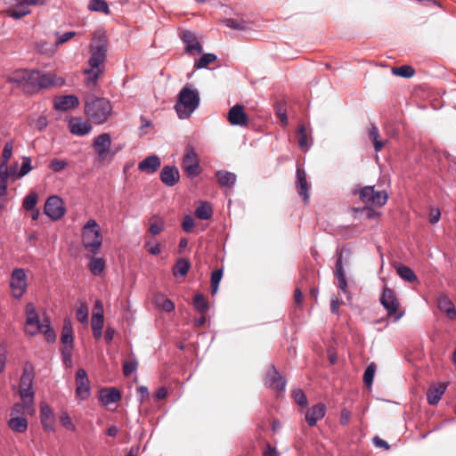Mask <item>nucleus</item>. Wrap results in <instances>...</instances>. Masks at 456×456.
Segmentation results:
<instances>
[{
	"label": "nucleus",
	"instance_id": "obj_22",
	"mask_svg": "<svg viewBox=\"0 0 456 456\" xmlns=\"http://www.w3.org/2000/svg\"><path fill=\"white\" fill-rule=\"evenodd\" d=\"M79 105L78 98L74 94L60 96L54 99V109L60 111H66L75 109Z\"/></svg>",
	"mask_w": 456,
	"mask_h": 456
},
{
	"label": "nucleus",
	"instance_id": "obj_2",
	"mask_svg": "<svg viewBox=\"0 0 456 456\" xmlns=\"http://www.w3.org/2000/svg\"><path fill=\"white\" fill-rule=\"evenodd\" d=\"M108 45V40L104 35L100 36L90 45L89 68L84 70L85 83L87 87L94 88L98 84L100 75L103 73Z\"/></svg>",
	"mask_w": 456,
	"mask_h": 456
},
{
	"label": "nucleus",
	"instance_id": "obj_21",
	"mask_svg": "<svg viewBox=\"0 0 456 456\" xmlns=\"http://www.w3.org/2000/svg\"><path fill=\"white\" fill-rule=\"evenodd\" d=\"M159 176H160L161 182L166 186H168V187H172V186L175 185L180 179L179 171H178L177 167L175 166H165L162 168V170L159 174Z\"/></svg>",
	"mask_w": 456,
	"mask_h": 456
},
{
	"label": "nucleus",
	"instance_id": "obj_9",
	"mask_svg": "<svg viewBox=\"0 0 456 456\" xmlns=\"http://www.w3.org/2000/svg\"><path fill=\"white\" fill-rule=\"evenodd\" d=\"M351 266V263L349 258H336V263L334 266V276L338 280V287L344 293L347 295V297L350 298L351 294L347 290V271H349Z\"/></svg>",
	"mask_w": 456,
	"mask_h": 456
},
{
	"label": "nucleus",
	"instance_id": "obj_5",
	"mask_svg": "<svg viewBox=\"0 0 456 456\" xmlns=\"http://www.w3.org/2000/svg\"><path fill=\"white\" fill-rule=\"evenodd\" d=\"M82 242L85 248L92 253L96 254L102 246V237L101 229L97 222L90 219L83 227Z\"/></svg>",
	"mask_w": 456,
	"mask_h": 456
},
{
	"label": "nucleus",
	"instance_id": "obj_62",
	"mask_svg": "<svg viewBox=\"0 0 456 456\" xmlns=\"http://www.w3.org/2000/svg\"><path fill=\"white\" fill-rule=\"evenodd\" d=\"M165 227L164 222L162 220L154 222L151 224L149 231L153 235L159 234Z\"/></svg>",
	"mask_w": 456,
	"mask_h": 456
},
{
	"label": "nucleus",
	"instance_id": "obj_28",
	"mask_svg": "<svg viewBox=\"0 0 456 456\" xmlns=\"http://www.w3.org/2000/svg\"><path fill=\"white\" fill-rule=\"evenodd\" d=\"M216 177L222 188H232L237 180V176L234 173L226 170L216 171Z\"/></svg>",
	"mask_w": 456,
	"mask_h": 456
},
{
	"label": "nucleus",
	"instance_id": "obj_36",
	"mask_svg": "<svg viewBox=\"0 0 456 456\" xmlns=\"http://www.w3.org/2000/svg\"><path fill=\"white\" fill-rule=\"evenodd\" d=\"M95 305L99 311L93 314L91 323L92 329H102L104 325L103 309L101 301L97 300Z\"/></svg>",
	"mask_w": 456,
	"mask_h": 456
},
{
	"label": "nucleus",
	"instance_id": "obj_8",
	"mask_svg": "<svg viewBox=\"0 0 456 456\" xmlns=\"http://www.w3.org/2000/svg\"><path fill=\"white\" fill-rule=\"evenodd\" d=\"M265 387L277 393H282L286 389L287 380L280 374L274 364H270L264 378Z\"/></svg>",
	"mask_w": 456,
	"mask_h": 456
},
{
	"label": "nucleus",
	"instance_id": "obj_34",
	"mask_svg": "<svg viewBox=\"0 0 456 456\" xmlns=\"http://www.w3.org/2000/svg\"><path fill=\"white\" fill-rule=\"evenodd\" d=\"M196 216L200 220H208L213 215L211 205L207 201H200L195 210Z\"/></svg>",
	"mask_w": 456,
	"mask_h": 456
},
{
	"label": "nucleus",
	"instance_id": "obj_29",
	"mask_svg": "<svg viewBox=\"0 0 456 456\" xmlns=\"http://www.w3.org/2000/svg\"><path fill=\"white\" fill-rule=\"evenodd\" d=\"M191 264L188 258H177L172 272L175 277H185L191 269Z\"/></svg>",
	"mask_w": 456,
	"mask_h": 456
},
{
	"label": "nucleus",
	"instance_id": "obj_6",
	"mask_svg": "<svg viewBox=\"0 0 456 456\" xmlns=\"http://www.w3.org/2000/svg\"><path fill=\"white\" fill-rule=\"evenodd\" d=\"M379 302L387 311V315L394 317V322H398L403 317V312L397 314L400 303L393 289L385 287L379 296Z\"/></svg>",
	"mask_w": 456,
	"mask_h": 456
},
{
	"label": "nucleus",
	"instance_id": "obj_32",
	"mask_svg": "<svg viewBox=\"0 0 456 456\" xmlns=\"http://www.w3.org/2000/svg\"><path fill=\"white\" fill-rule=\"evenodd\" d=\"M192 305L200 314H206L209 311L208 301L201 293H198L193 297Z\"/></svg>",
	"mask_w": 456,
	"mask_h": 456
},
{
	"label": "nucleus",
	"instance_id": "obj_16",
	"mask_svg": "<svg viewBox=\"0 0 456 456\" xmlns=\"http://www.w3.org/2000/svg\"><path fill=\"white\" fill-rule=\"evenodd\" d=\"M68 126L69 132L77 136H84L89 134L93 129L89 121H83L81 118L77 117L71 118L69 120Z\"/></svg>",
	"mask_w": 456,
	"mask_h": 456
},
{
	"label": "nucleus",
	"instance_id": "obj_44",
	"mask_svg": "<svg viewBox=\"0 0 456 456\" xmlns=\"http://www.w3.org/2000/svg\"><path fill=\"white\" fill-rule=\"evenodd\" d=\"M19 393L25 406H29L33 403L35 397L33 387H20Z\"/></svg>",
	"mask_w": 456,
	"mask_h": 456
},
{
	"label": "nucleus",
	"instance_id": "obj_3",
	"mask_svg": "<svg viewBox=\"0 0 456 456\" xmlns=\"http://www.w3.org/2000/svg\"><path fill=\"white\" fill-rule=\"evenodd\" d=\"M84 111L89 121L95 125H102L112 115V105L107 98L86 96Z\"/></svg>",
	"mask_w": 456,
	"mask_h": 456
},
{
	"label": "nucleus",
	"instance_id": "obj_17",
	"mask_svg": "<svg viewBox=\"0 0 456 456\" xmlns=\"http://www.w3.org/2000/svg\"><path fill=\"white\" fill-rule=\"evenodd\" d=\"M325 413V404L319 403L307 409L305 414V419L310 427H314L316 426L318 420L324 418Z\"/></svg>",
	"mask_w": 456,
	"mask_h": 456
},
{
	"label": "nucleus",
	"instance_id": "obj_55",
	"mask_svg": "<svg viewBox=\"0 0 456 456\" xmlns=\"http://www.w3.org/2000/svg\"><path fill=\"white\" fill-rule=\"evenodd\" d=\"M76 316L81 323L87 322L88 321V307L86 304H81L77 309Z\"/></svg>",
	"mask_w": 456,
	"mask_h": 456
},
{
	"label": "nucleus",
	"instance_id": "obj_15",
	"mask_svg": "<svg viewBox=\"0 0 456 456\" xmlns=\"http://www.w3.org/2000/svg\"><path fill=\"white\" fill-rule=\"evenodd\" d=\"M111 145V136L108 133L98 135L93 142V148L101 160L105 159Z\"/></svg>",
	"mask_w": 456,
	"mask_h": 456
},
{
	"label": "nucleus",
	"instance_id": "obj_12",
	"mask_svg": "<svg viewBox=\"0 0 456 456\" xmlns=\"http://www.w3.org/2000/svg\"><path fill=\"white\" fill-rule=\"evenodd\" d=\"M76 395L81 401H86L91 395L90 380L86 370L80 368L76 372Z\"/></svg>",
	"mask_w": 456,
	"mask_h": 456
},
{
	"label": "nucleus",
	"instance_id": "obj_19",
	"mask_svg": "<svg viewBox=\"0 0 456 456\" xmlns=\"http://www.w3.org/2000/svg\"><path fill=\"white\" fill-rule=\"evenodd\" d=\"M121 397V392L116 387L102 388L99 393V401L104 406L118 402Z\"/></svg>",
	"mask_w": 456,
	"mask_h": 456
},
{
	"label": "nucleus",
	"instance_id": "obj_57",
	"mask_svg": "<svg viewBox=\"0 0 456 456\" xmlns=\"http://www.w3.org/2000/svg\"><path fill=\"white\" fill-rule=\"evenodd\" d=\"M33 169L30 157L22 158V165L19 172V177H23Z\"/></svg>",
	"mask_w": 456,
	"mask_h": 456
},
{
	"label": "nucleus",
	"instance_id": "obj_23",
	"mask_svg": "<svg viewBox=\"0 0 456 456\" xmlns=\"http://www.w3.org/2000/svg\"><path fill=\"white\" fill-rule=\"evenodd\" d=\"M297 190L299 194L303 198L304 202H307L309 200V183L306 179V174L304 168L297 167Z\"/></svg>",
	"mask_w": 456,
	"mask_h": 456
},
{
	"label": "nucleus",
	"instance_id": "obj_53",
	"mask_svg": "<svg viewBox=\"0 0 456 456\" xmlns=\"http://www.w3.org/2000/svg\"><path fill=\"white\" fill-rule=\"evenodd\" d=\"M137 367H138V362L135 358H134L131 361L125 362L124 365H123L124 376L128 377V376L132 375L137 370Z\"/></svg>",
	"mask_w": 456,
	"mask_h": 456
},
{
	"label": "nucleus",
	"instance_id": "obj_24",
	"mask_svg": "<svg viewBox=\"0 0 456 456\" xmlns=\"http://www.w3.org/2000/svg\"><path fill=\"white\" fill-rule=\"evenodd\" d=\"M55 417L52 408L45 403L41 404L40 409V421L42 427L46 432H54V427L50 423L49 420L54 421Z\"/></svg>",
	"mask_w": 456,
	"mask_h": 456
},
{
	"label": "nucleus",
	"instance_id": "obj_51",
	"mask_svg": "<svg viewBox=\"0 0 456 456\" xmlns=\"http://www.w3.org/2000/svg\"><path fill=\"white\" fill-rule=\"evenodd\" d=\"M37 200L38 195L35 191L30 192L23 200L24 209L27 211L34 209Z\"/></svg>",
	"mask_w": 456,
	"mask_h": 456
},
{
	"label": "nucleus",
	"instance_id": "obj_59",
	"mask_svg": "<svg viewBox=\"0 0 456 456\" xmlns=\"http://www.w3.org/2000/svg\"><path fill=\"white\" fill-rule=\"evenodd\" d=\"M17 167V164L13 167L8 168V165L4 163L0 164V178H4V180L7 181L10 175H13L15 173V169Z\"/></svg>",
	"mask_w": 456,
	"mask_h": 456
},
{
	"label": "nucleus",
	"instance_id": "obj_20",
	"mask_svg": "<svg viewBox=\"0 0 456 456\" xmlns=\"http://www.w3.org/2000/svg\"><path fill=\"white\" fill-rule=\"evenodd\" d=\"M228 120L233 126H247L248 118L244 112L243 107L236 104L229 110Z\"/></svg>",
	"mask_w": 456,
	"mask_h": 456
},
{
	"label": "nucleus",
	"instance_id": "obj_56",
	"mask_svg": "<svg viewBox=\"0 0 456 456\" xmlns=\"http://www.w3.org/2000/svg\"><path fill=\"white\" fill-rule=\"evenodd\" d=\"M68 167V162L64 159H53L50 161L49 167L54 172H61Z\"/></svg>",
	"mask_w": 456,
	"mask_h": 456
},
{
	"label": "nucleus",
	"instance_id": "obj_33",
	"mask_svg": "<svg viewBox=\"0 0 456 456\" xmlns=\"http://www.w3.org/2000/svg\"><path fill=\"white\" fill-rule=\"evenodd\" d=\"M7 13L10 17L18 20L30 13V9L25 1H21L15 7L9 9Z\"/></svg>",
	"mask_w": 456,
	"mask_h": 456
},
{
	"label": "nucleus",
	"instance_id": "obj_48",
	"mask_svg": "<svg viewBox=\"0 0 456 456\" xmlns=\"http://www.w3.org/2000/svg\"><path fill=\"white\" fill-rule=\"evenodd\" d=\"M26 324L28 326H37V329L42 324V321L34 308L27 309Z\"/></svg>",
	"mask_w": 456,
	"mask_h": 456
},
{
	"label": "nucleus",
	"instance_id": "obj_46",
	"mask_svg": "<svg viewBox=\"0 0 456 456\" xmlns=\"http://www.w3.org/2000/svg\"><path fill=\"white\" fill-rule=\"evenodd\" d=\"M194 162H200L198 155L193 147L187 146L185 148L184 154L183 157V166L191 163L194 164Z\"/></svg>",
	"mask_w": 456,
	"mask_h": 456
},
{
	"label": "nucleus",
	"instance_id": "obj_61",
	"mask_svg": "<svg viewBox=\"0 0 456 456\" xmlns=\"http://www.w3.org/2000/svg\"><path fill=\"white\" fill-rule=\"evenodd\" d=\"M182 226H183V229L186 232H192V230L194 228V220H193V218L190 215H186L183 217V219Z\"/></svg>",
	"mask_w": 456,
	"mask_h": 456
},
{
	"label": "nucleus",
	"instance_id": "obj_31",
	"mask_svg": "<svg viewBox=\"0 0 456 456\" xmlns=\"http://www.w3.org/2000/svg\"><path fill=\"white\" fill-rule=\"evenodd\" d=\"M395 268L396 270L398 276L402 280L407 282H414L418 280L417 275L415 274L414 271L411 268L401 264L395 265Z\"/></svg>",
	"mask_w": 456,
	"mask_h": 456
},
{
	"label": "nucleus",
	"instance_id": "obj_39",
	"mask_svg": "<svg viewBox=\"0 0 456 456\" xmlns=\"http://www.w3.org/2000/svg\"><path fill=\"white\" fill-rule=\"evenodd\" d=\"M297 142L303 151H307L312 146V142L307 141V133L304 125H301L297 131Z\"/></svg>",
	"mask_w": 456,
	"mask_h": 456
},
{
	"label": "nucleus",
	"instance_id": "obj_14",
	"mask_svg": "<svg viewBox=\"0 0 456 456\" xmlns=\"http://www.w3.org/2000/svg\"><path fill=\"white\" fill-rule=\"evenodd\" d=\"M436 302L440 312L444 314L450 321H456V307L448 296L439 294L436 298Z\"/></svg>",
	"mask_w": 456,
	"mask_h": 456
},
{
	"label": "nucleus",
	"instance_id": "obj_50",
	"mask_svg": "<svg viewBox=\"0 0 456 456\" xmlns=\"http://www.w3.org/2000/svg\"><path fill=\"white\" fill-rule=\"evenodd\" d=\"M34 377L33 369L28 370L25 368L20 377V387H33Z\"/></svg>",
	"mask_w": 456,
	"mask_h": 456
},
{
	"label": "nucleus",
	"instance_id": "obj_38",
	"mask_svg": "<svg viewBox=\"0 0 456 456\" xmlns=\"http://www.w3.org/2000/svg\"><path fill=\"white\" fill-rule=\"evenodd\" d=\"M377 370V365L375 362H370L367 365L364 370L362 381L364 385L368 387H370L373 384L375 373Z\"/></svg>",
	"mask_w": 456,
	"mask_h": 456
},
{
	"label": "nucleus",
	"instance_id": "obj_52",
	"mask_svg": "<svg viewBox=\"0 0 456 456\" xmlns=\"http://www.w3.org/2000/svg\"><path fill=\"white\" fill-rule=\"evenodd\" d=\"M225 24L228 28L235 30H245L248 28V23L243 20L227 19Z\"/></svg>",
	"mask_w": 456,
	"mask_h": 456
},
{
	"label": "nucleus",
	"instance_id": "obj_4",
	"mask_svg": "<svg viewBox=\"0 0 456 456\" xmlns=\"http://www.w3.org/2000/svg\"><path fill=\"white\" fill-rule=\"evenodd\" d=\"M200 97L199 91L191 84H186L179 92L175 105L177 116L181 119L189 118L200 106Z\"/></svg>",
	"mask_w": 456,
	"mask_h": 456
},
{
	"label": "nucleus",
	"instance_id": "obj_42",
	"mask_svg": "<svg viewBox=\"0 0 456 456\" xmlns=\"http://www.w3.org/2000/svg\"><path fill=\"white\" fill-rule=\"evenodd\" d=\"M88 9L93 12L110 13L108 3L105 0H90Z\"/></svg>",
	"mask_w": 456,
	"mask_h": 456
},
{
	"label": "nucleus",
	"instance_id": "obj_54",
	"mask_svg": "<svg viewBox=\"0 0 456 456\" xmlns=\"http://www.w3.org/2000/svg\"><path fill=\"white\" fill-rule=\"evenodd\" d=\"M60 423L69 431H76V426L72 423L71 418L67 411H62L60 416Z\"/></svg>",
	"mask_w": 456,
	"mask_h": 456
},
{
	"label": "nucleus",
	"instance_id": "obj_40",
	"mask_svg": "<svg viewBox=\"0 0 456 456\" xmlns=\"http://www.w3.org/2000/svg\"><path fill=\"white\" fill-rule=\"evenodd\" d=\"M157 306L167 313H171L175 310V305L173 300L166 297L164 295H159L156 299Z\"/></svg>",
	"mask_w": 456,
	"mask_h": 456
},
{
	"label": "nucleus",
	"instance_id": "obj_41",
	"mask_svg": "<svg viewBox=\"0 0 456 456\" xmlns=\"http://www.w3.org/2000/svg\"><path fill=\"white\" fill-rule=\"evenodd\" d=\"M217 56L215 53H204L199 60L194 62L197 69H207L208 65L216 61Z\"/></svg>",
	"mask_w": 456,
	"mask_h": 456
},
{
	"label": "nucleus",
	"instance_id": "obj_58",
	"mask_svg": "<svg viewBox=\"0 0 456 456\" xmlns=\"http://www.w3.org/2000/svg\"><path fill=\"white\" fill-rule=\"evenodd\" d=\"M361 231L357 226H345L342 229L341 236L345 239L352 238L359 234Z\"/></svg>",
	"mask_w": 456,
	"mask_h": 456
},
{
	"label": "nucleus",
	"instance_id": "obj_47",
	"mask_svg": "<svg viewBox=\"0 0 456 456\" xmlns=\"http://www.w3.org/2000/svg\"><path fill=\"white\" fill-rule=\"evenodd\" d=\"M393 73L402 77L410 78L414 76L415 70L409 65H402L394 69Z\"/></svg>",
	"mask_w": 456,
	"mask_h": 456
},
{
	"label": "nucleus",
	"instance_id": "obj_49",
	"mask_svg": "<svg viewBox=\"0 0 456 456\" xmlns=\"http://www.w3.org/2000/svg\"><path fill=\"white\" fill-rule=\"evenodd\" d=\"M183 168L189 178H194L201 173L200 162H194V164L191 163L183 166Z\"/></svg>",
	"mask_w": 456,
	"mask_h": 456
},
{
	"label": "nucleus",
	"instance_id": "obj_18",
	"mask_svg": "<svg viewBox=\"0 0 456 456\" xmlns=\"http://www.w3.org/2000/svg\"><path fill=\"white\" fill-rule=\"evenodd\" d=\"M37 332H41L44 334L45 338L47 343L53 344L56 341L57 336L51 324L50 318L45 315L42 319V324L38 327L37 331H29L28 334L32 337L36 336Z\"/></svg>",
	"mask_w": 456,
	"mask_h": 456
},
{
	"label": "nucleus",
	"instance_id": "obj_45",
	"mask_svg": "<svg viewBox=\"0 0 456 456\" xmlns=\"http://www.w3.org/2000/svg\"><path fill=\"white\" fill-rule=\"evenodd\" d=\"M352 213L354 214L356 217V214L364 215L367 219H374L379 216V213L375 211L372 208L366 206L362 208H353L351 209Z\"/></svg>",
	"mask_w": 456,
	"mask_h": 456
},
{
	"label": "nucleus",
	"instance_id": "obj_60",
	"mask_svg": "<svg viewBox=\"0 0 456 456\" xmlns=\"http://www.w3.org/2000/svg\"><path fill=\"white\" fill-rule=\"evenodd\" d=\"M12 151H13L12 142H7L4 144V150H3V153H2L3 161H2V163L8 164V161H9V159H11V157L12 155Z\"/></svg>",
	"mask_w": 456,
	"mask_h": 456
},
{
	"label": "nucleus",
	"instance_id": "obj_27",
	"mask_svg": "<svg viewBox=\"0 0 456 456\" xmlns=\"http://www.w3.org/2000/svg\"><path fill=\"white\" fill-rule=\"evenodd\" d=\"M447 387L446 383H439L430 387L427 392V400L428 404L436 405L441 400Z\"/></svg>",
	"mask_w": 456,
	"mask_h": 456
},
{
	"label": "nucleus",
	"instance_id": "obj_30",
	"mask_svg": "<svg viewBox=\"0 0 456 456\" xmlns=\"http://www.w3.org/2000/svg\"><path fill=\"white\" fill-rule=\"evenodd\" d=\"M9 428L17 432V433H24L28 429V420L23 416H15L12 417L8 421Z\"/></svg>",
	"mask_w": 456,
	"mask_h": 456
},
{
	"label": "nucleus",
	"instance_id": "obj_25",
	"mask_svg": "<svg viewBox=\"0 0 456 456\" xmlns=\"http://www.w3.org/2000/svg\"><path fill=\"white\" fill-rule=\"evenodd\" d=\"M61 342L63 345V348L74 349V331L70 321L67 318L63 322Z\"/></svg>",
	"mask_w": 456,
	"mask_h": 456
},
{
	"label": "nucleus",
	"instance_id": "obj_11",
	"mask_svg": "<svg viewBox=\"0 0 456 456\" xmlns=\"http://www.w3.org/2000/svg\"><path fill=\"white\" fill-rule=\"evenodd\" d=\"M10 288L12 289V296L15 298L22 297L27 288L26 273L24 269L16 268L12 271L10 280Z\"/></svg>",
	"mask_w": 456,
	"mask_h": 456
},
{
	"label": "nucleus",
	"instance_id": "obj_1",
	"mask_svg": "<svg viewBox=\"0 0 456 456\" xmlns=\"http://www.w3.org/2000/svg\"><path fill=\"white\" fill-rule=\"evenodd\" d=\"M7 82L15 84L26 94H34L43 89L65 84L62 77L36 69H16L7 77Z\"/></svg>",
	"mask_w": 456,
	"mask_h": 456
},
{
	"label": "nucleus",
	"instance_id": "obj_43",
	"mask_svg": "<svg viewBox=\"0 0 456 456\" xmlns=\"http://www.w3.org/2000/svg\"><path fill=\"white\" fill-rule=\"evenodd\" d=\"M291 396L295 403L299 405L300 407L305 408L308 406V399L301 388H295L292 390Z\"/></svg>",
	"mask_w": 456,
	"mask_h": 456
},
{
	"label": "nucleus",
	"instance_id": "obj_7",
	"mask_svg": "<svg viewBox=\"0 0 456 456\" xmlns=\"http://www.w3.org/2000/svg\"><path fill=\"white\" fill-rule=\"evenodd\" d=\"M359 198L366 205L383 207L388 195L385 191H376L375 186H365L360 190Z\"/></svg>",
	"mask_w": 456,
	"mask_h": 456
},
{
	"label": "nucleus",
	"instance_id": "obj_13",
	"mask_svg": "<svg viewBox=\"0 0 456 456\" xmlns=\"http://www.w3.org/2000/svg\"><path fill=\"white\" fill-rule=\"evenodd\" d=\"M180 38L184 44V52L187 54H200L203 52V47L198 40L197 36L190 30H183L180 33Z\"/></svg>",
	"mask_w": 456,
	"mask_h": 456
},
{
	"label": "nucleus",
	"instance_id": "obj_10",
	"mask_svg": "<svg viewBox=\"0 0 456 456\" xmlns=\"http://www.w3.org/2000/svg\"><path fill=\"white\" fill-rule=\"evenodd\" d=\"M65 208L62 200L59 196H50L44 208L45 214L52 220L57 221L65 214Z\"/></svg>",
	"mask_w": 456,
	"mask_h": 456
},
{
	"label": "nucleus",
	"instance_id": "obj_35",
	"mask_svg": "<svg viewBox=\"0 0 456 456\" xmlns=\"http://www.w3.org/2000/svg\"><path fill=\"white\" fill-rule=\"evenodd\" d=\"M224 276V267L216 268L210 276V292L216 295L219 289L220 282Z\"/></svg>",
	"mask_w": 456,
	"mask_h": 456
},
{
	"label": "nucleus",
	"instance_id": "obj_64",
	"mask_svg": "<svg viewBox=\"0 0 456 456\" xmlns=\"http://www.w3.org/2000/svg\"><path fill=\"white\" fill-rule=\"evenodd\" d=\"M263 454L264 456H280V452L277 451L276 447L272 446L269 443L265 444Z\"/></svg>",
	"mask_w": 456,
	"mask_h": 456
},
{
	"label": "nucleus",
	"instance_id": "obj_26",
	"mask_svg": "<svg viewBox=\"0 0 456 456\" xmlns=\"http://www.w3.org/2000/svg\"><path fill=\"white\" fill-rule=\"evenodd\" d=\"M161 166L160 159L157 155L146 157L138 164V169L147 174L155 173Z\"/></svg>",
	"mask_w": 456,
	"mask_h": 456
},
{
	"label": "nucleus",
	"instance_id": "obj_37",
	"mask_svg": "<svg viewBox=\"0 0 456 456\" xmlns=\"http://www.w3.org/2000/svg\"><path fill=\"white\" fill-rule=\"evenodd\" d=\"M90 262L88 264V267L91 271V273L98 276L102 274V273L104 271L106 263L105 258H89Z\"/></svg>",
	"mask_w": 456,
	"mask_h": 456
},
{
	"label": "nucleus",
	"instance_id": "obj_63",
	"mask_svg": "<svg viewBox=\"0 0 456 456\" xmlns=\"http://www.w3.org/2000/svg\"><path fill=\"white\" fill-rule=\"evenodd\" d=\"M372 444L375 447L384 449L386 451H388L390 449V444L384 439L380 438L378 436H375L372 438Z\"/></svg>",
	"mask_w": 456,
	"mask_h": 456
}]
</instances>
